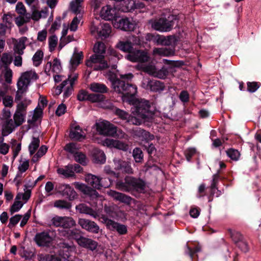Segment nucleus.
Wrapping results in <instances>:
<instances>
[{
	"mask_svg": "<svg viewBox=\"0 0 261 261\" xmlns=\"http://www.w3.org/2000/svg\"><path fill=\"white\" fill-rule=\"evenodd\" d=\"M133 77L132 73L120 75L121 79H116L112 81V87L116 92L122 94L124 102L132 103L131 108L132 116L128 122L139 125L142 121H148L152 118L153 113L150 109L149 101L145 99L134 100V96L137 92V87L128 83Z\"/></svg>",
	"mask_w": 261,
	"mask_h": 261,
	"instance_id": "f257e3e1",
	"label": "nucleus"
},
{
	"mask_svg": "<svg viewBox=\"0 0 261 261\" xmlns=\"http://www.w3.org/2000/svg\"><path fill=\"white\" fill-rule=\"evenodd\" d=\"M38 75L34 70L27 71L21 74L17 82V91L15 95V100L21 99V95L25 92L31 83L36 81Z\"/></svg>",
	"mask_w": 261,
	"mask_h": 261,
	"instance_id": "f03ea898",
	"label": "nucleus"
},
{
	"mask_svg": "<svg viewBox=\"0 0 261 261\" xmlns=\"http://www.w3.org/2000/svg\"><path fill=\"white\" fill-rule=\"evenodd\" d=\"M176 20V15H169L167 18L162 17L159 19L151 20L149 23L154 30L161 32H166L172 30Z\"/></svg>",
	"mask_w": 261,
	"mask_h": 261,
	"instance_id": "7ed1b4c3",
	"label": "nucleus"
},
{
	"mask_svg": "<svg viewBox=\"0 0 261 261\" xmlns=\"http://www.w3.org/2000/svg\"><path fill=\"white\" fill-rule=\"evenodd\" d=\"M117 185L120 189L127 192L136 191L141 192L145 188V183L144 180L132 176H126L124 181L119 182Z\"/></svg>",
	"mask_w": 261,
	"mask_h": 261,
	"instance_id": "20e7f679",
	"label": "nucleus"
},
{
	"mask_svg": "<svg viewBox=\"0 0 261 261\" xmlns=\"http://www.w3.org/2000/svg\"><path fill=\"white\" fill-rule=\"evenodd\" d=\"M95 126L99 134L105 136L115 137L117 132V127L107 120H99Z\"/></svg>",
	"mask_w": 261,
	"mask_h": 261,
	"instance_id": "39448f33",
	"label": "nucleus"
},
{
	"mask_svg": "<svg viewBox=\"0 0 261 261\" xmlns=\"http://www.w3.org/2000/svg\"><path fill=\"white\" fill-rule=\"evenodd\" d=\"M85 180L88 185L96 189H100L101 188H108L111 184L110 179L100 178L92 174L86 175Z\"/></svg>",
	"mask_w": 261,
	"mask_h": 261,
	"instance_id": "423d86ee",
	"label": "nucleus"
},
{
	"mask_svg": "<svg viewBox=\"0 0 261 261\" xmlns=\"http://www.w3.org/2000/svg\"><path fill=\"white\" fill-rule=\"evenodd\" d=\"M86 64L87 67L92 68L95 70H100L110 66L104 60V56L97 54L91 56Z\"/></svg>",
	"mask_w": 261,
	"mask_h": 261,
	"instance_id": "0eeeda50",
	"label": "nucleus"
},
{
	"mask_svg": "<svg viewBox=\"0 0 261 261\" xmlns=\"http://www.w3.org/2000/svg\"><path fill=\"white\" fill-rule=\"evenodd\" d=\"M125 58L132 62L139 63L138 66L148 62L150 59L146 51L136 49H135L130 54H128Z\"/></svg>",
	"mask_w": 261,
	"mask_h": 261,
	"instance_id": "6e6552de",
	"label": "nucleus"
},
{
	"mask_svg": "<svg viewBox=\"0 0 261 261\" xmlns=\"http://www.w3.org/2000/svg\"><path fill=\"white\" fill-rule=\"evenodd\" d=\"M74 185L77 189L89 196L91 199H95V203H97L98 201L101 202L104 200L103 197L99 195L95 190L88 187L86 185L78 182H74Z\"/></svg>",
	"mask_w": 261,
	"mask_h": 261,
	"instance_id": "1a4fd4ad",
	"label": "nucleus"
},
{
	"mask_svg": "<svg viewBox=\"0 0 261 261\" xmlns=\"http://www.w3.org/2000/svg\"><path fill=\"white\" fill-rule=\"evenodd\" d=\"M77 75L74 74L73 76H69L68 79L63 81L61 84L58 86L56 89L57 94H60L63 88H65V91L64 93L65 97H68L71 93L73 89V85L75 81L77 79Z\"/></svg>",
	"mask_w": 261,
	"mask_h": 261,
	"instance_id": "9d476101",
	"label": "nucleus"
},
{
	"mask_svg": "<svg viewBox=\"0 0 261 261\" xmlns=\"http://www.w3.org/2000/svg\"><path fill=\"white\" fill-rule=\"evenodd\" d=\"M113 23L114 28L125 31H134L137 26L135 20L126 17L115 19Z\"/></svg>",
	"mask_w": 261,
	"mask_h": 261,
	"instance_id": "9b49d317",
	"label": "nucleus"
},
{
	"mask_svg": "<svg viewBox=\"0 0 261 261\" xmlns=\"http://www.w3.org/2000/svg\"><path fill=\"white\" fill-rule=\"evenodd\" d=\"M57 192L69 200H73L77 197V194L74 189L68 184H59L56 187Z\"/></svg>",
	"mask_w": 261,
	"mask_h": 261,
	"instance_id": "f8f14e48",
	"label": "nucleus"
},
{
	"mask_svg": "<svg viewBox=\"0 0 261 261\" xmlns=\"http://www.w3.org/2000/svg\"><path fill=\"white\" fill-rule=\"evenodd\" d=\"M34 240L40 247H49L51 245L53 238L48 231H44L36 234Z\"/></svg>",
	"mask_w": 261,
	"mask_h": 261,
	"instance_id": "ddd939ff",
	"label": "nucleus"
},
{
	"mask_svg": "<svg viewBox=\"0 0 261 261\" xmlns=\"http://www.w3.org/2000/svg\"><path fill=\"white\" fill-rule=\"evenodd\" d=\"M142 87L153 92L161 91L164 89V85L162 82L145 77L142 80Z\"/></svg>",
	"mask_w": 261,
	"mask_h": 261,
	"instance_id": "4468645a",
	"label": "nucleus"
},
{
	"mask_svg": "<svg viewBox=\"0 0 261 261\" xmlns=\"http://www.w3.org/2000/svg\"><path fill=\"white\" fill-rule=\"evenodd\" d=\"M102 219L109 229L116 231L120 235L125 234L127 233V228L126 225L116 222L106 217H102Z\"/></svg>",
	"mask_w": 261,
	"mask_h": 261,
	"instance_id": "2eb2a0df",
	"label": "nucleus"
},
{
	"mask_svg": "<svg viewBox=\"0 0 261 261\" xmlns=\"http://www.w3.org/2000/svg\"><path fill=\"white\" fill-rule=\"evenodd\" d=\"M53 224L57 227L69 228L75 225V221L71 217L55 216L52 219Z\"/></svg>",
	"mask_w": 261,
	"mask_h": 261,
	"instance_id": "dca6fc26",
	"label": "nucleus"
},
{
	"mask_svg": "<svg viewBox=\"0 0 261 261\" xmlns=\"http://www.w3.org/2000/svg\"><path fill=\"white\" fill-rule=\"evenodd\" d=\"M113 163L114 169L115 171L123 173L132 174L133 173L129 163L117 158L113 159Z\"/></svg>",
	"mask_w": 261,
	"mask_h": 261,
	"instance_id": "f3484780",
	"label": "nucleus"
},
{
	"mask_svg": "<svg viewBox=\"0 0 261 261\" xmlns=\"http://www.w3.org/2000/svg\"><path fill=\"white\" fill-rule=\"evenodd\" d=\"M91 32L92 34L96 33L99 37L104 39L109 36L111 33V27L108 23H101L97 28L92 27Z\"/></svg>",
	"mask_w": 261,
	"mask_h": 261,
	"instance_id": "a211bd4d",
	"label": "nucleus"
},
{
	"mask_svg": "<svg viewBox=\"0 0 261 261\" xmlns=\"http://www.w3.org/2000/svg\"><path fill=\"white\" fill-rule=\"evenodd\" d=\"M60 250L59 254L61 256L64 261H67V259L70 255L71 253L75 251V247L73 243H67L63 242L60 244Z\"/></svg>",
	"mask_w": 261,
	"mask_h": 261,
	"instance_id": "6ab92c4d",
	"label": "nucleus"
},
{
	"mask_svg": "<svg viewBox=\"0 0 261 261\" xmlns=\"http://www.w3.org/2000/svg\"><path fill=\"white\" fill-rule=\"evenodd\" d=\"M82 228L91 232L97 233L99 232V227L98 225L91 220L81 218L78 222Z\"/></svg>",
	"mask_w": 261,
	"mask_h": 261,
	"instance_id": "aec40b11",
	"label": "nucleus"
},
{
	"mask_svg": "<svg viewBox=\"0 0 261 261\" xmlns=\"http://www.w3.org/2000/svg\"><path fill=\"white\" fill-rule=\"evenodd\" d=\"M103 146H107L110 148H115L123 151H126L128 148V145L117 140L113 139L106 138L102 141Z\"/></svg>",
	"mask_w": 261,
	"mask_h": 261,
	"instance_id": "412c9836",
	"label": "nucleus"
},
{
	"mask_svg": "<svg viewBox=\"0 0 261 261\" xmlns=\"http://www.w3.org/2000/svg\"><path fill=\"white\" fill-rule=\"evenodd\" d=\"M86 133L79 125L76 123L72 124L69 134L70 138L75 140L82 141L86 138Z\"/></svg>",
	"mask_w": 261,
	"mask_h": 261,
	"instance_id": "4be33fe9",
	"label": "nucleus"
},
{
	"mask_svg": "<svg viewBox=\"0 0 261 261\" xmlns=\"http://www.w3.org/2000/svg\"><path fill=\"white\" fill-rule=\"evenodd\" d=\"M16 127L18 126L13 120L0 121V129L2 131V137L9 135Z\"/></svg>",
	"mask_w": 261,
	"mask_h": 261,
	"instance_id": "5701e85b",
	"label": "nucleus"
},
{
	"mask_svg": "<svg viewBox=\"0 0 261 261\" xmlns=\"http://www.w3.org/2000/svg\"><path fill=\"white\" fill-rule=\"evenodd\" d=\"M116 15V9L110 5L103 7L100 12V16L106 20H113Z\"/></svg>",
	"mask_w": 261,
	"mask_h": 261,
	"instance_id": "b1692460",
	"label": "nucleus"
},
{
	"mask_svg": "<svg viewBox=\"0 0 261 261\" xmlns=\"http://www.w3.org/2000/svg\"><path fill=\"white\" fill-rule=\"evenodd\" d=\"M83 58L82 51H79L76 47L74 48L73 54L70 60V69L74 70L81 63Z\"/></svg>",
	"mask_w": 261,
	"mask_h": 261,
	"instance_id": "393cba45",
	"label": "nucleus"
},
{
	"mask_svg": "<svg viewBox=\"0 0 261 261\" xmlns=\"http://www.w3.org/2000/svg\"><path fill=\"white\" fill-rule=\"evenodd\" d=\"M176 41V38L173 36H168L167 37L157 34L156 36L155 43L159 45L169 46L175 44Z\"/></svg>",
	"mask_w": 261,
	"mask_h": 261,
	"instance_id": "a878e982",
	"label": "nucleus"
},
{
	"mask_svg": "<svg viewBox=\"0 0 261 261\" xmlns=\"http://www.w3.org/2000/svg\"><path fill=\"white\" fill-rule=\"evenodd\" d=\"M77 243L81 247L86 248L91 250H95L97 246L96 242L82 236L78 239Z\"/></svg>",
	"mask_w": 261,
	"mask_h": 261,
	"instance_id": "bb28decb",
	"label": "nucleus"
},
{
	"mask_svg": "<svg viewBox=\"0 0 261 261\" xmlns=\"http://www.w3.org/2000/svg\"><path fill=\"white\" fill-rule=\"evenodd\" d=\"M28 40L26 37H22L16 40L13 39L14 50L15 53L22 55L23 54V50L25 48V42Z\"/></svg>",
	"mask_w": 261,
	"mask_h": 261,
	"instance_id": "cd10ccee",
	"label": "nucleus"
},
{
	"mask_svg": "<svg viewBox=\"0 0 261 261\" xmlns=\"http://www.w3.org/2000/svg\"><path fill=\"white\" fill-rule=\"evenodd\" d=\"M107 194L114 199L121 202L129 204L131 202L132 198L129 196L115 191L109 190L107 192Z\"/></svg>",
	"mask_w": 261,
	"mask_h": 261,
	"instance_id": "c85d7f7f",
	"label": "nucleus"
},
{
	"mask_svg": "<svg viewBox=\"0 0 261 261\" xmlns=\"http://www.w3.org/2000/svg\"><path fill=\"white\" fill-rule=\"evenodd\" d=\"M135 42L133 43H131L130 41H121L117 45V46L120 50L124 51L127 52L128 54H130V52L133 51L135 49L133 47V44H140L139 40H138L137 37L135 38ZM135 41V40H133Z\"/></svg>",
	"mask_w": 261,
	"mask_h": 261,
	"instance_id": "c756f323",
	"label": "nucleus"
},
{
	"mask_svg": "<svg viewBox=\"0 0 261 261\" xmlns=\"http://www.w3.org/2000/svg\"><path fill=\"white\" fill-rule=\"evenodd\" d=\"M20 100V99L16 101L15 100V101L17 103L15 112L26 116L27 109L28 106L31 104V100L27 98H25L22 101Z\"/></svg>",
	"mask_w": 261,
	"mask_h": 261,
	"instance_id": "7c9ffc66",
	"label": "nucleus"
},
{
	"mask_svg": "<svg viewBox=\"0 0 261 261\" xmlns=\"http://www.w3.org/2000/svg\"><path fill=\"white\" fill-rule=\"evenodd\" d=\"M83 1L84 0H74L70 3V7L71 10L76 15H82L84 12L82 4Z\"/></svg>",
	"mask_w": 261,
	"mask_h": 261,
	"instance_id": "2f4dec72",
	"label": "nucleus"
},
{
	"mask_svg": "<svg viewBox=\"0 0 261 261\" xmlns=\"http://www.w3.org/2000/svg\"><path fill=\"white\" fill-rule=\"evenodd\" d=\"M92 156L95 163L103 164L106 162V158L104 152L101 150L95 148L93 151Z\"/></svg>",
	"mask_w": 261,
	"mask_h": 261,
	"instance_id": "473e14b6",
	"label": "nucleus"
},
{
	"mask_svg": "<svg viewBox=\"0 0 261 261\" xmlns=\"http://www.w3.org/2000/svg\"><path fill=\"white\" fill-rule=\"evenodd\" d=\"M89 88L94 92L106 93L108 91L107 87L103 84L93 82L89 85Z\"/></svg>",
	"mask_w": 261,
	"mask_h": 261,
	"instance_id": "72a5a7b5",
	"label": "nucleus"
},
{
	"mask_svg": "<svg viewBox=\"0 0 261 261\" xmlns=\"http://www.w3.org/2000/svg\"><path fill=\"white\" fill-rule=\"evenodd\" d=\"M153 54L161 56L169 57L174 55V50L166 47L154 48L153 50Z\"/></svg>",
	"mask_w": 261,
	"mask_h": 261,
	"instance_id": "f704fd0d",
	"label": "nucleus"
},
{
	"mask_svg": "<svg viewBox=\"0 0 261 261\" xmlns=\"http://www.w3.org/2000/svg\"><path fill=\"white\" fill-rule=\"evenodd\" d=\"M76 209L81 213L89 215L92 217L96 218L98 217L97 213L90 207L85 204H80L76 206Z\"/></svg>",
	"mask_w": 261,
	"mask_h": 261,
	"instance_id": "c9c22d12",
	"label": "nucleus"
},
{
	"mask_svg": "<svg viewBox=\"0 0 261 261\" xmlns=\"http://www.w3.org/2000/svg\"><path fill=\"white\" fill-rule=\"evenodd\" d=\"M42 114V110L41 108H36L33 112H30L29 115L28 122L29 124H33L40 118Z\"/></svg>",
	"mask_w": 261,
	"mask_h": 261,
	"instance_id": "e433bc0d",
	"label": "nucleus"
},
{
	"mask_svg": "<svg viewBox=\"0 0 261 261\" xmlns=\"http://www.w3.org/2000/svg\"><path fill=\"white\" fill-rule=\"evenodd\" d=\"M57 172L64 177H69L74 176V171L72 170V167L69 165L63 168H58Z\"/></svg>",
	"mask_w": 261,
	"mask_h": 261,
	"instance_id": "4c0bfd02",
	"label": "nucleus"
},
{
	"mask_svg": "<svg viewBox=\"0 0 261 261\" xmlns=\"http://www.w3.org/2000/svg\"><path fill=\"white\" fill-rule=\"evenodd\" d=\"M133 1L124 0L123 3L118 7L119 11L123 12H128L134 10L133 5Z\"/></svg>",
	"mask_w": 261,
	"mask_h": 261,
	"instance_id": "58836bf2",
	"label": "nucleus"
},
{
	"mask_svg": "<svg viewBox=\"0 0 261 261\" xmlns=\"http://www.w3.org/2000/svg\"><path fill=\"white\" fill-rule=\"evenodd\" d=\"M219 179V171H218L217 173L213 175L212 182L211 184V193L212 194H216V196H219L221 195V191H219L217 187V183Z\"/></svg>",
	"mask_w": 261,
	"mask_h": 261,
	"instance_id": "ea45409f",
	"label": "nucleus"
},
{
	"mask_svg": "<svg viewBox=\"0 0 261 261\" xmlns=\"http://www.w3.org/2000/svg\"><path fill=\"white\" fill-rule=\"evenodd\" d=\"M51 68L54 72L59 73L61 70V66L59 60L55 59L52 63L49 62L46 64V67Z\"/></svg>",
	"mask_w": 261,
	"mask_h": 261,
	"instance_id": "a19ab883",
	"label": "nucleus"
},
{
	"mask_svg": "<svg viewBox=\"0 0 261 261\" xmlns=\"http://www.w3.org/2000/svg\"><path fill=\"white\" fill-rule=\"evenodd\" d=\"M63 236L68 238L69 240L74 239L77 242L78 239L81 237L80 232L76 230H67L65 231Z\"/></svg>",
	"mask_w": 261,
	"mask_h": 261,
	"instance_id": "79ce46f5",
	"label": "nucleus"
},
{
	"mask_svg": "<svg viewBox=\"0 0 261 261\" xmlns=\"http://www.w3.org/2000/svg\"><path fill=\"white\" fill-rule=\"evenodd\" d=\"M40 145V139L39 138L33 137L32 140L29 146V150L31 155L33 154Z\"/></svg>",
	"mask_w": 261,
	"mask_h": 261,
	"instance_id": "37998d69",
	"label": "nucleus"
},
{
	"mask_svg": "<svg viewBox=\"0 0 261 261\" xmlns=\"http://www.w3.org/2000/svg\"><path fill=\"white\" fill-rule=\"evenodd\" d=\"M29 161L28 160H24L20 162V164L18 166V173H17L15 179L18 177H20L21 174L22 173L25 172L29 168Z\"/></svg>",
	"mask_w": 261,
	"mask_h": 261,
	"instance_id": "c03bdc74",
	"label": "nucleus"
},
{
	"mask_svg": "<svg viewBox=\"0 0 261 261\" xmlns=\"http://www.w3.org/2000/svg\"><path fill=\"white\" fill-rule=\"evenodd\" d=\"M43 53L41 50H38L32 58L34 65L37 67L42 63Z\"/></svg>",
	"mask_w": 261,
	"mask_h": 261,
	"instance_id": "a18cd8bd",
	"label": "nucleus"
},
{
	"mask_svg": "<svg viewBox=\"0 0 261 261\" xmlns=\"http://www.w3.org/2000/svg\"><path fill=\"white\" fill-rule=\"evenodd\" d=\"M139 67L143 71L148 73L150 75L152 76H154L156 68L155 66L152 64H148L147 65H145L144 63L143 64H141V65H139Z\"/></svg>",
	"mask_w": 261,
	"mask_h": 261,
	"instance_id": "49530a36",
	"label": "nucleus"
},
{
	"mask_svg": "<svg viewBox=\"0 0 261 261\" xmlns=\"http://www.w3.org/2000/svg\"><path fill=\"white\" fill-rule=\"evenodd\" d=\"M54 206L60 209L68 210L71 208L70 203L64 200H57L55 201Z\"/></svg>",
	"mask_w": 261,
	"mask_h": 261,
	"instance_id": "de8ad7c7",
	"label": "nucleus"
},
{
	"mask_svg": "<svg viewBox=\"0 0 261 261\" xmlns=\"http://www.w3.org/2000/svg\"><path fill=\"white\" fill-rule=\"evenodd\" d=\"M107 55L109 56L108 58L109 60L108 65H110V66H111V60H112L113 62H116L119 59V55L116 50L112 48H109L108 49Z\"/></svg>",
	"mask_w": 261,
	"mask_h": 261,
	"instance_id": "09e8293b",
	"label": "nucleus"
},
{
	"mask_svg": "<svg viewBox=\"0 0 261 261\" xmlns=\"http://www.w3.org/2000/svg\"><path fill=\"white\" fill-rule=\"evenodd\" d=\"M93 51L95 54L103 55L106 51L105 44L102 42H97L94 46Z\"/></svg>",
	"mask_w": 261,
	"mask_h": 261,
	"instance_id": "8fccbe9b",
	"label": "nucleus"
},
{
	"mask_svg": "<svg viewBox=\"0 0 261 261\" xmlns=\"http://www.w3.org/2000/svg\"><path fill=\"white\" fill-rule=\"evenodd\" d=\"M82 18V15H76L72 20L70 26L69 30L71 31L75 32L77 30L78 24L81 22Z\"/></svg>",
	"mask_w": 261,
	"mask_h": 261,
	"instance_id": "3c124183",
	"label": "nucleus"
},
{
	"mask_svg": "<svg viewBox=\"0 0 261 261\" xmlns=\"http://www.w3.org/2000/svg\"><path fill=\"white\" fill-rule=\"evenodd\" d=\"M47 150V148L44 146H41L37 152L33 156L32 161L33 162H36L38 161L39 159L45 154Z\"/></svg>",
	"mask_w": 261,
	"mask_h": 261,
	"instance_id": "603ef678",
	"label": "nucleus"
},
{
	"mask_svg": "<svg viewBox=\"0 0 261 261\" xmlns=\"http://www.w3.org/2000/svg\"><path fill=\"white\" fill-rule=\"evenodd\" d=\"M31 191L30 190H27L24 193H19L16 196L17 200H22V202L25 203L31 197Z\"/></svg>",
	"mask_w": 261,
	"mask_h": 261,
	"instance_id": "864d4df0",
	"label": "nucleus"
},
{
	"mask_svg": "<svg viewBox=\"0 0 261 261\" xmlns=\"http://www.w3.org/2000/svg\"><path fill=\"white\" fill-rule=\"evenodd\" d=\"M168 69L166 67H163L160 69L158 70L156 69L154 76L159 79H164L168 75Z\"/></svg>",
	"mask_w": 261,
	"mask_h": 261,
	"instance_id": "5fc2aeb1",
	"label": "nucleus"
},
{
	"mask_svg": "<svg viewBox=\"0 0 261 261\" xmlns=\"http://www.w3.org/2000/svg\"><path fill=\"white\" fill-rule=\"evenodd\" d=\"M133 156L136 162L140 163L143 160V152L139 148L136 147L133 150Z\"/></svg>",
	"mask_w": 261,
	"mask_h": 261,
	"instance_id": "6e6d98bb",
	"label": "nucleus"
},
{
	"mask_svg": "<svg viewBox=\"0 0 261 261\" xmlns=\"http://www.w3.org/2000/svg\"><path fill=\"white\" fill-rule=\"evenodd\" d=\"M39 261H62L59 257L49 254L40 255L39 256Z\"/></svg>",
	"mask_w": 261,
	"mask_h": 261,
	"instance_id": "4d7b16f0",
	"label": "nucleus"
},
{
	"mask_svg": "<svg viewBox=\"0 0 261 261\" xmlns=\"http://www.w3.org/2000/svg\"><path fill=\"white\" fill-rule=\"evenodd\" d=\"M227 156L233 161H238L240 156V153L238 150L230 148L226 151Z\"/></svg>",
	"mask_w": 261,
	"mask_h": 261,
	"instance_id": "13d9d810",
	"label": "nucleus"
},
{
	"mask_svg": "<svg viewBox=\"0 0 261 261\" xmlns=\"http://www.w3.org/2000/svg\"><path fill=\"white\" fill-rule=\"evenodd\" d=\"M19 254L22 257L26 259H30L34 256V254L32 251L27 250L24 247L21 248L19 250Z\"/></svg>",
	"mask_w": 261,
	"mask_h": 261,
	"instance_id": "bf43d9fd",
	"label": "nucleus"
},
{
	"mask_svg": "<svg viewBox=\"0 0 261 261\" xmlns=\"http://www.w3.org/2000/svg\"><path fill=\"white\" fill-rule=\"evenodd\" d=\"M26 116L18 114L16 112L14 113L13 115V121L15 122L17 126L21 125L25 120Z\"/></svg>",
	"mask_w": 261,
	"mask_h": 261,
	"instance_id": "052dcab7",
	"label": "nucleus"
},
{
	"mask_svg": "<svg viewBox=\"0 0 261 261\" xmlns=\"http://www.w3.org/2000/svg\"><path fill=\"white\" fill-rule=\"evenodd\" d=\"M23 204L24 203H23L22 201L17 200L16 198H15V201L10 208V212L11 214L19 211Z\"/></svg>",
	"mask_w": 261,
	"mask_h": 261,
	"instance_id": "680f3d73",
	"label": "nucleus"
},
{
	"mask_svg": "<svg viewBox=\"0 0 261 261\" xmlns=\"http://www.w3.org/2000/svg\"><path fill=\"white\" fill-rule=\"evenodd\" d=\"M58 37L56 35H51L48 38V45L50 51L55 50L58 44Z\"/></svg>",
	"mask_w": 261,
	"mask_h": 261,
	"instance_id": "e2e57ef3",
	"label": "nucleus"
},
{
	"mask_svg": "<svg viewBox=\"0 0 261 261\" xmlns=\"http://www.w3.org/2000/svg\"><path fill=\"white\" fill-rule=\"evenodd\" d=\"M3 73L6 82L8 84H11L13 76L12 70L8 67H5Z\"/></svg>",
	"mask_w": 261,
	"mask_h": 261,
	"instance_id": "0e129e2a",
	"label": "nucleus"
},
{
	"mask_svg": "<svg viewBox=\"0 0 261 261\" xmlns=\"http://www.w3.org/2000/svg\"><path fill=\"white\" fill-rule=\"evenodd\" d=\"M4 137H0V153L3 155L7 154L9 152V145L4 142Z\"/></svg>",
	"mask_w": 261,
	"mask_h": 261,
	"instance_id": "69168bd1",
	"label": "nucleus"
},
{
	"mask_svg": "<svg viewBox=\"0 0 261 261\" xmlns=\"http://www.w3.org/2000/svg\"><path fill=\"white\" fill-rule=\"evenodd\" d=\"M74 158L76 162L82 165H85L87 163V158L86 155L82 152H76L74 155Z\"/></svg>",
	"mask_w": 261,
	"mask_h": 261,
	"instance_id": "338daca9",
	"label": "nucleus"
},
{
	"mask_svg": "<svg viewBox=\"0 0 261 261\" xmlns=\"http://www.w3.org/2000/svg\"><path fill=\"white\" fill-rule=\"evenodd\" d=\"M115 114L122 120H126L128 122V120L131 118V116L125 111L119 109H116L115 111Z\"/></svg>",
	"mask_w": 261,
	"mask_h": 261,
	"instance_id": "774afa93",
	"label": "nucleus"
}]
</instances>
